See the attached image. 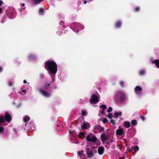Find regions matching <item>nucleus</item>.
<instances>
[{"label": "nucleus", "mask_w": 159, "mask_h": 159, "mask_svg": "<svg viewBox=\"0 0 159 159\" xmlns=\"http://www.w3.org/2000/svg\"><path fill=\"white\" fill-rule=\"evenodd\" d=\"M22 92H24V93H25V94L26 93V91L25 90H23L22 91Z\"/></svg>", "instance_id": "obj_45"}, {"label": "nucleus", "mask_w": 159, "mask_h": 159, "mask_svg": "<svg viewBox=\"0 0 159 159\" xmlns=\"http://www.w3.org/2000/svg\"><path fill=\"white\" fill-rule=\"evenodd\" d=\"M5 119L4 117L2 116H0V123H3L5 121Z\"/></svg>", "instance_id": "obj_18"}, {"label": "nucleus", "mask_w": 159, "mask_h": 159, "mask_svg": "<svg viewBox=\"0 0 159 159\" xmlns=\"http://www.w3.org/2000/svg\"><path fill=\"white\" fill-rule=\"evenodd\" d=\"M140 118L143 121H144L145 120V117H144L143 116H140Z\"/></svg>", "instance_id": "obj_38"}, {"label": "nucleus", "mask_w": 159, "mask_h": 159, "mask_svg": "<svg viewBox=\"0 0 159 159\" xmlns=\"http://www.w3.org/2000/svg\"><path fill=\"white\" fill-rule=\"evenodd\" d=\"M3 3V2L2 0H0V6H2V3Z\"/></svg>", "instance_id": "obj_41"}, {"label": "nucleus", "mask_w": 159, "mask_h": 159, "mask_svg": "<svg viewBox=\"0 0 159 159\" xmlns=\"http://www.w3.org/2000/svg\"><path fill=\"white\" fill-rule=\"evenodd\" d=\"M99 101V99L98 98L97 95L93 93L91 96L89 102L93 104L98 102Z\"/></svg>", "instance_id": "obj_3"}, {"label": "nucleus", "mask_w": 159, "mask_h": 159, "mask_svg": "<svg viewBox=\"0 0 159 159\" xmlns=\"http://www.w3.org/2000/svg\"><path fill=\"white\" fill-rule=\"evenodd\" d=\"M110 122L113 125H114L116 123L115 120L112 119H111Z\"/></svg>", "instance_id": "obj_34"}, {"label": "nucleus", "mask_w": 159, "mask_h": 159, "mask_svg": "<svg viewBox=\"0 0 159 159\" xmlns=\"http://www.w3.org/2000/svg\"><path fill=\"white\" fill-rule=\"evenodd\" d=\"M104 148L103 147H99L98 149V153L99 155H102L104 152Z\"/></svg>", "instance_id": "obj_11"}, {"label": "nucleus", "mask_w": 159, "mask_h": 159, "mask_svg": "<svg viewBox=\"0 0 159 159\" xmlns=\"http://www.w3.org/2000/svg\"><path fill=\"white\" fill-rule=\"evenodd\" d=\"M134 149L135 150V152H134V154H135L136 152V151H138L139 150V147L137 146H136L134 148Z\"/></svg>", "instance_id": "obj_26"}, {"label": "nucleus", "mask_w": 159, "mask_h": 159, "mask_svg": "<svg viewBox=\"0 0 159 159\" xmlns=\"http://www.w3.org/2000/svg\"><path fill=\"white\" fill-rule=\"evenodd\" d=\"M108 121V120L106 118H104L102 120V122L103 123L105 124L107 123Z\"/></svg>", "instance_id": "obj_31"}, {"label": "nucleus", "mask_w": 159, "mask_h": 159, "mask_svg": "<svg viewBox=\"0 0 159 159\" xmlns=\"http://www.w3.org/2000/svg\"><path fill=\"white\" fill-rule=\"evenodd\" d=\"M39 92L43 96L49 98L50 97L51 94L50 93L47 92L45 90H43L41 89H38Z\"/></svg>", "instance_id": "obj_4"}, {"label": "nucleus", "mask_w": 159, "mask_h": 159, "mask_svg": "<svg viewBox=\"0 0 159 159\" xmlns=\"http://www.w3.org/2000/svg\"><path fill=\"white\" fill-rule=\"evenodd\" d=\"M140 10V7H137L135 9V12H137Z\"/></svg>", "instance_id": "obj_32"}, {"label": "nucleus", "mask_w": 159, "mask_h": 159, "mask_svg": "<svg viewBox=\"0 0 159 159\" xmlns=\"http://www.w3.org/2000/svg\"><path fill=\"white\" fill-rule=\"evenodd\" d=\"M134 149L133 147H131V148H128L127 149V150L128 152H132L133 153V154H134V152H133Z\"/></svg>", "instance_id": "obj_27"}, {"label": "nucleus", "mask_w": 159, "mask_h": 159, "mask_svg": "<svg viewBox=\"0 0 159 159\" xmlns=\"http://www.w3.org/2000/svg\"><path fill=\"white\" fill-rule=\"evenodd\" d=\"M101 113H104V112L103 111V110H102V111H101Z\"/></svg>", "instance_id": "obj_49"}, {"label": "nucleus", "mask_w": 159, "mask_h": 159, "mask_svg": "<svg viewBox=\"0 0 159 159\" xmlns=\"http://www.w3.org/2000/svg\"><path fill=\"white\" fill-rule=\"evenodd\" d=\"M112 115L111 113H109L108 114V117L109 119H111L112 117Z\"/></svg>", "instance_id": "obj_37"}, {"label": "nucleus", "mask_w": 159, "mask_h": 159, "mask_svg": "<svg viewBox=\"0 0 159 159\" xmlns=\"http://www.w3.org/2000/svg\"><path fill=\"white\" fill-rule=\"evenodd\" d=\"M83 2L84 4H86L87 3V1L86 0H84Z\"/></svg>", "instance_id": "obj_46"}, {"label": "nucleus", "mask_w": 159, "mask_h": 159, "mask_svg": "<svg viewBox=\"0 0 159 159\" xmlns=\"http://www.w3.org/2000/svg\"><path fill=\"white\" fill-rule=\"evenodd\" d=\"M120 94V101L121 102H123L125 101V94L123 93H119Z\"/></svg>", "instance_id": "obj_13"}, {"label": "nucleus", "mask_w": 159, "mask_h": 159, "mask_svg": "<svg viewBox=\"0 0 159 159\" xmlns=\"http://www.w3.org/2000/svg\"><path fill=\"white\" fill-rule=\"evenodd\" d=\"M45 67L52 74H55L57 71V65L54 61H47L45 62Z\"/></svg>", "instance_id": "obj_1"}, {"label": "nucleus", "mask_w": 159, "mask_h": 159, "mask_svg": "<svg viewBox=\"0 0 159 159\" xmlns=\"http://www.w3.org/2000/svg\"><path fill=\"white\" fill-rule=\"evenodd\" d=\"M155 64L159 68V60H156L155 61Z\"/></svg>", "instance_id": "obj_24"}, {"label": "nucleus", "mask_w": 159, "mask_h": 159, "mask_svg": "<svg viewBox=\"0 0 159 159\" xmlns=\"http://www.w3.org/2000/svg\"><path fill=\"white\" fill-rule=\"evenodd\" d=\"M87 115V113L86 111H83L82 112V116H84L85 115Z\"/></svg>", "instance_id": "obj_35"}, {"label": "nucleus", "mask_w": 159, "mask_h": 159, "mask_svg": "<svg viewBox=\"0 0 159 159\" xmlns=\"http://www.w3.org/2000/svg\"><path fill=\"white\" fill-rule=\"evenodd\" d=\"M124 126L127 128H129L130 126V123L128 121H125L124 123Z\"/></svg>", "instance_id": "obj_15"}, {"label": "nucleus", "mask_w": 159, "mask_h": 159, "mask_svg": "<svg viewBox=\"0 0 159 159\" xmlns=\"http://www.w3.org/2000/svg\"><path fill=\"white\" fill-rule=\"evenodd\" d=\"M145 73V71L144 70H143L140 71L139 72V74L140 75H143Z\"/></svg>", "instance_id": "obj_29"}, {"label": "nucleus", "mask_w": 159, "mask_h": 159, "mask_svg": "<svg viewBox=\"0 0 159 159\" xmlns=\"http://www.w3.org/2000/svg\"><path fill=\"white\" fill-rule=\"evenodd\" d=\"M2 68L1 67H0V72H2Z\"/></svg>", "instance_id": "obj_43"}, {"label": "nucleus", "mask_w": 159, "mask_h": 159, "mask_svg": "<svg viewBox=\"0 0 159 159\" xmlns=\"http://www.w3.org/2000/svg\"><path fill=\"white\" fill-rule=\"evenodd\" d=\"M86 139L89 142H92L93 143L95 142L97 140V139L95 136H93L91 137L90 135H88L87 136Z\"/></svg>", "instance_id": "obj_5"}, {"label": "nucleus", "mask_w": 159, "mask_h": 159, "mask_svg": "<svg viewBox=\"0 0 159 159\" xmlns=\"http://www.w3.org/2000/svg\"><path fill=\"white\" fill-rule=\"evenodd\" d=\"M100 138L102 142H104V141L107 140L108 139V138L106 134L105 133H102L101 135Z\"/></svg>", "instance_id": "obj_7"}, {"label": "nucleus", "mask_w": 159, "mask_h": 159, "mask_svg": "<svg viewBox=\"0 0 159 159\" xmlns=\"http://www.w3.org/2000/svg\"><path fill=\"white\" fill-rule=\"evenodd\" d=\"M124 132L122 129L120 128L117 129L116 132V134L117 135L121 136L123 134Z\"/></svg>", "instance_id": "obj_12"}, {"label": "nucleus", "mask_w": 159, "mask_h": 159, "mask_svg": "<svg viewBox=\"0 0 159 159\" xmlns=\"http://www.w3.org/2000/svg\"><path fill=\"white\" fill-rule=\"evenodd\" d=\"M112 108L111 107H109L108 109L107 110V111L108 112H110L112 111Z\"/></svg>", "instance_id": "obj_33"}, {"label": "nucleus", "mask_w": 159, "mask_h": 159, "mask_svg": "<svg viewBox=\"0 0 159 159\" xmlns=\"http://www.w3.org/2000/svg\"><path fill=\"white\" fill-rule=\"evenodd\" d=\"M84 152V151L81 150L80 151H78L77 152V154L79 156H81L83 155V153Z\"/></svg>", "instance_id": "obj_23"}, {"label": "nucleus", "mask_w": 159, "mask_h": 159, "mask_svg": "<svg viewBox=\"0 0 159 159\" xmlns=\"http://www.w3.org/2000/svg\"><path fill=\"white\" fill-rule=\"evenodd\" d=\"M25 5V4L24 3H23L22 4V7H24V6Z\"/></svg>", "instance_id": "obj_48"}, {"label": "nucleus", "mask_w": 159, "mask_h": 159, "mask_svg": "<svg viewBox=\"0 0 159 159\" xmlns=\"http://www.w3.org/2000/svg\"><path fill=\"white\" fill-rule=\"evenodd\" d=\"M29 59H35V56L33 55H30L28 56Z\"/></svg>", "instance_id": "obj_20"}, {"label": "nucleus", "mask_w": 159, "mask_h": 159, "mask_svg": "<svg viewBox=\"0 0 159 159\" xmlns=\"http://www.w3.org/2000/svg\"><path fill=\"white\" fill-rule=\"evenodd\" d=\"M135 93L138 94L139 95L141 93V92L138 91H141L142 90V88L139 86H136L134 88Z\"/></svg>", "instance_id": "obj_10"}, {"label": "nucleus", "mask_w": 159, "mask_h": 159, "mask_svg": "<svg viewBox=\"0 0 159 159\" xmlns=\"http://www.w3.org/2000/svg\"><path fill=\"white\" fill-rule=\"evenodd\" d=\"M4 118L5 120L7 122H9L11 120V116L8 112H5Z\"/></svg>", "instance_id": "obj_6"}, {"label": "nucleus", "mask_w": 159, "mask_h": 159, "mask_svg": "<svg viewBox=\"0 0 159 159\" xmlns=\"http://www.w3.org/2000/svg\"><path fill=\"white\" fill-rule=\"evenodd\" d=\"M39 13L40 15H43L44 13V11L43 8H40L39 9Z\"/></svg>", "instance_id": "obj_25"}, {"label": "nucleus", "mask_w": 159, "mask_h": 159, "mask_svg": "<svg viewBox=\"0 0 159 159\" xmlns=\"http://www.w3.org/2000/svg\"><path fill=\"white\" fill-rule=\"evenodd\" d=\"M59 24H62V26H63V22L62 21H60V22H59Z\"/></svg>", "instance_id": "obj_44"}, {"label": "nucleus", "mask_w": 159, "mask_h": 159, "mask_svg": "<svg viewBox=\"0 0 159 159\" xmlns=\"http://www.w3.org/2000/svg\"><path fill=\"white\" fill-rule=\"evenodd\" d=\"M85 150L89 158H92L94 155V154L97 153V152L94 147H93L91 148H85Z\"/></svg>", "instance_id": "obj_2"}, {"label": "nucleus", "mask_w": 159, "mask_h": 159, "mask_svg": "<svg viewBox=\"0 0 159 159\" xmlns=\"http://www.w3.org/2000/svg\"><path fill=\"white\" fill-rule=\"evenodd\" d=\"M121 115L122 112H115L114 113V115L116 118L117 117L119 116H121Z\"/></svg>", "instance_id": "obj_19"}, {"label": "nucleus", "mask_w": 159, "mask_h": 159, "mask_svg": "<svg viewBox=\"0 0 159 159\" xmlns=\"http://www.w3.org/2000/svg\"><path fill=\"white\" fill-rule=\"evenodd\" d=\"M121 22L120 21H118L116 23L115 26L116 27H117V28H118L121 26Z\"/></svg>", "instance_id": "obj_16"}, {"label": "nucleus", "mask_w": 159, "mask_h": 159, "mask_svg": "<svg viewBox=\"0 0 159 159\" xmlns=\"http://www.w3.org/2000/svg\"><path fill=\"white\" fill-rule=\"evenodd\" d=\"M90 126V125L89 123H86L84 122L82 125L81 126V127L83 129H87Z\"/></svg>", "instance_id": "obj_9"}, {"label": "nucleus", "mask_w": 159, "mask_h": 159, "mask_svg": "<svg viewBox=\"0 0 159 159\" xmlns=\"http://www.w3.org/2000/svg\"><path fill=\"white\" fill-rule=\"evenodd\" d=\"M57 33L58 35H61L62 34L61 32L60 31H57Z\"/></svg>", "instance_id": "obj_39"}, {"label": "nucleus", "mask_w": 159, "mask_h": 159, "mask_svg": "<svg viewBox=\"0 0 159 159\" xmlns=\"http://www.w3.org/2000/svg\"><path fill=\"white\" fill-rule=\"evenodd\" d=\"M3 10L0 7V14L2 11Z\"/></svg>", "instance_id": "obj_42"}, {"label": "nucleus", "mask_w": 159, "mask_h": 159, "mask_svg": "<svg viewBox=\"0 0 159 159\" xmlns=\"http://www.w3.org/2000/svg\"><path fill=\"white\" fill-rule=\"evenodd\" d=\"M100 108L102 109V110L104 111L106 108V106L105 105H103L101 106Z\"/></svg>", "instance_id": "obj_30"}, {"label": "nucleus", "mask_w": 159, "mask_h": 159, "mask_svg": "<svg viewBox=\"0 0 159 159\" xmlns=\"http://www.w3.org/2000/svg\"><path fill=\"white\" fill-rule=\"evenodd\" d=\"M131 122L132 124L134 126H135L137 124V122L136 120H132Z\"/></svg>", "instance_id": "obj_21"}, {"label": "nucleus", "mask_w": 159, "mask_h": 159, "mask_svg": "<svg viewBox=\"0 0 159 159\" xmlns=\"http://www.w3.org/2000/svg\"><path fill=\"white\" fill-rule=\"evenodd\" d=\"M90 1H92V0H89Z\"/></svg>", "instance_id": "obj_50"}, {"label": "nucleus", "mask_w": 159, "mask_h": 159, "mask_svg": "<svg viewBox=\"0 0 159 159\" xmlns=\"http://www.w3.org/2000/svg\"><path fill=\"white\" fill-rule=\"evenodd\" d=\"M93 129L94 130L97 129L99 130V132H101L104 130V128L103 127H102L101 125H98L95 126L94 127Z\"/></svg>", "instance_id": "obj_8"}, {"label": "nucleus", "mask_w": 159, "mask_h": 159, "mask_svg": "<svg viewBox=\"0 0 159 159\" xmlns=\"http://www.w3.org/2000/svg\"><path fill=\"white\" fill-rule=\"evenodd\" d=\"M119 84L120 86L122 87H124V82L123 81H120L119 82Z\"/></svg>", "instance_id": "obj_28"}, {"label": "nucleus", "mask_w": 159, "mask_h": 159, "mask_svg": "<svg viewBox=\"0 0 159 159\" xmlns=\"http://www.w3.org/2000/svg\"><path fill=\"white\" fill-rule=\"evenodd\" d=\"M50 84H48L45 82V84L43 85L44 89L46 90H48L51 89L50 87Z\"/></svg>", "instance_id": "obj_14"}, {"label": "nucleus", "mask_w": 159, "mask_h": 159, "mask_svg": "<svg viewBox=\"0 0 159 159\" xmlns=\"http://www.w3.org/2000/svg\"><path fill=\"white\" fill-rule=\"evenodd\" d=\"M30 117H28L27 116H26L24 119V121L25 122H26L28 121H29L30 120Z\"/></svg>", "instance_id": "obj_22"}, {"label": "nucleus", "mask_w": 159, "mask_h": 159, "mask_svg": "<svg viewBox=\"0 0 159 159\" xmlns=\"http://www.w3.org/2000/svg\"><path fill=\"white\" fill-rule=\"evenodd\" d=\"M8 85L9 86H12V83L11 81L9 82L8 83Z\"/></svg>", "instance_id": "obj_40"}, {"label": "nucleus", "mask_w": 159, "mask_h": 159, "mask_svg": "<svg viewBox=\"0 0 159 159\" xmlns=\"http://www.w3.org/2000/svg\"><path fill=\"white\" fill-rule=\"evenodd\" d=\"M4 130V129L2 127L0 126V133L2 132Z\"/></svg>", "instance_id": "obj_36"}, {"label": "nucleus", "mask_w": 159, "mask_h": 159, "mask_svg": "<svg viewBox=\"0 0 159 159\" xmlns=\"http://www.w3.org/2000/svg\"><path fill=\"white\" fill-rule=\"evenodd\" d=\"M23 82L24 83H27V81H26L25 80H24L23 81Z\"/></svg>", "instance_id": "obj_47"}, {"label": "nucleus", "mask_w": 159, "mask_h": 159, "mask_svg": "<svg viewBox=\"0 0 159 159\" xmlns=\"http://www.w3.org/2000/svg\"><path fill=\"white\" fill-rule=\"evenodd\" d=\"M85 134L84 132H80L79 135V137L81 139L84 138Z\"/></svg>", "instance_id": "obj_17"}]
</instances>
